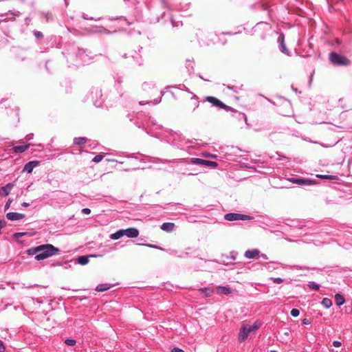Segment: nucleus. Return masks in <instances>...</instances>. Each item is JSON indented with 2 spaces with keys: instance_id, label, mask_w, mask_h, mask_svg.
Returning a JSON list of instances; mask_svg holds the SVG:
<instances>
[{
  "instance_id": "obj_32",
  "label": "nucleus",
  "mask_w": 352,
  "mask_h": 352,
  "mask_svg": "<svg viewBox=\"0 0 352 352\" xmlns=\"http://www.w3.org/2000/svg\"><path fill=\"white\" fill-rule=\"evenodd\" d=\"M342 345V343L340 341H333V346L335 347H340Z\"/></svg>"
},
{
  "instance_id": "obj_30",
  "label": "nucleus",
  "mask_w": 352,
  "mask_h": 352,
  "mask_svg": "<svg viewBox=\"0 0 352 352\" xmlns=\"http://www.w3.org/2000/svg\"><path fill=\"white\" fill-rule=\"evenodd\" d=\"M300 314V311L298 309H292V311H291V315L293 316V317H297Z\"/></svg>"
},
{
  "instance_id": "obj_33",
  "label": "nucleus",
  "mask_w": 352,
  "mask_h": 352,
  "mask_svg": "<svg viewBox=\"0 0 352 352\" xmlns=\"http://www.w3.org/2000/svg\"><path fill=\"white\" fill-rule=\"evenodd\" d=\"M34 35H35V36H36V38H42V37L43 36V35L42 32H38V31L35 32H34Z\"/></svg>"
},
{
  "instance_id": "obj_44",
  "label": "nucleus",
  "mask_w": 352,
  "mask_h": 352,
  "mask_svg": "<svg viewBox=\"0 0 352 352\" xmlns=\"http://www.w3.org/2000/svg\"><path fill=\"white\" fill-rule=\"evenodd\" d=\"M17 234H18V235H21V236H22V235H23L24 234H23V233H18Z\"/></svg>"
},
{
  "instance_id": "obj_21",
  "label": "nucleus",
  "mask_w": 352,
  "mask_h": 352,
  "mask_svg": "<svg viewBox=\"0 0 352 352\" xmlns=\"http://www.w3.org/2000/svg\"><path fill=\"white\" fill-rule=\"evenodd\" d=\"M86 142H87L86 138L80 137V138H76L74 139V143L79 146L84 145Z\"/></svg>"
},
{
  "instance_id": "obj_43",
  "label": "nucleus",
  "mask_w": 352,
  "mask_h": 352,
  "mask_svg": "<svg viewBox=\"0 0 352 352\" xmlns=\"http://www.w3.org/2000/svg\"><path fill=\"white\" fill-rule=\"evenodd\" d=\"M206 295L207 296H210V292H206Z\"/></svg>"
},
{
  "instance_id": "obj_29",
  "label": "nucleus",
  "mask_w": 352,
  "mask_h": 352,
  "mask_svg": "<svg viewBox=\"0 0 352 352\" xmlns=\"http://www.w3.org/2000/svg\"><path fill=\"white\" fill-rule=\"evenodd\" d=\"M103 158H104V155L99 154V155H96L93 158L92 161L94 162H99L102 161Z\"/></svg>"
},
{
  "instance_id": "obj_35",
  "label": "nucleus",
  "mask_w": 352,
  "mask_h": 352,
  "mask_svg": "<svg viewBox=\"0 0 352 352\" xmlns=\"http://www.w3.org/2000/svg\"><path fill=\"white\" fill-rule=\"evenodd\" d=\"M82 212L85 214H89L91 212V210L89 208H83L82 210Z\"/></svg>"
},
{
  "instance_id": "obj_11",
  "label": "nucleus",
  "mask_w": 352,
  "mask_h": 352,
  "mask_svg": "<svg viewBox=\"0 0 352 352\" xmlns=\"http://www.w3.org/2000/svg\"><path fill=\"white\" fill-rule=\"evenodd\" d=\"M198 102L196 99L193 98H190L186 104V107L191 110H195L197 107H198Z\"/></svg>"
},
{
  "instance_id": "obj_12",
  "label": "nucleus",
  "mask_w": 352,
  "mask_h": 352,
  "mask_svg": "<svg viewBox=\"0 0 352 352\" xmlns=\"http://www.w3.org/2000/svg\"><path fill=\"white\" fill-rule=\"evenodd\" d=\"M175 227V223H164L162 226H161V229L163 230V231H165V232H172L174 228Z\"/></svg>"
},
{
  "instance_id": "obj_3",
  "label": "nucleus",
  "mask_w": 352,
  "mask_h": 352,
  "mask_svg": "<svg viewBox=\"0 0 352 352\" xmlns=\"http://www.w3.org/2000/svg\"><path fill=\"white\" fill-rule=\"evenodd\" d=\"M224 219L229 221H239V220H250L252 219L250 216L241 214L238 213H228L224 216Z\"/></svg>"
},
{
  "instance_id": "obj_45",
  "label": "nucleus",
  "mask_w": 352,
  "mask_h": 352,
  "mask_svg": "<svg viewBox=\"0 0 352 352\" xmlns=\"http://www.w3.org/2000/svg\"><path fill=\"white\" fill-rule=\"evenodd\" d=\"M270 352H277V351H271Z\"/></svg>"
},
{
  "instance_id": "obj_41",
  "label": "nucleus",
  "mask_w": 352,
  "mask_h": 352,
  "mask_svg": "<svg viewBox=\"0 0 352 352\" xmlns=\"http://www.w3.org/2000/svg\"><path fill=\"white\" fill-rule=\"evenodd\" d=\"M147 246H148V247H151V248H156V246H155V245H148Z\"/></svg>"
},
{
  "instance_id": "obj_36",
  "label": "nucleus",
  "mask_w": 352,
  "mask_h": 352,
  "mask_svg": "<svg viewBox=\"0 0 352 352\" xmlns=\"http://www.w3.org/2000/svg\"><path fill=\"white\" fill-rule=\"evenodd\" d=\"M5 351V346L3 342L0 340V352H3Z\"/></svg>"
},
{
  "instance_id": "obj_20",
  "label": "nucleus",
  "mask_w": 352,
  "mask_h": 352,
  "mask_svg": "<svg viewBox=\"0 0 352 352\" xmlns=\"http://www.w3.org/2000/svg\"><path fill=\"white\" fill-rule=\"evenodd\" d=\"M260 327V324L258 322H255L252 326L248 327V331L249 333L255 332Z\"/></svg>"
},
{
  "instance_id": "obj_16",
  "label": "nucleus",
  "mask_w": 352,
  "mask_h": 352,
  "mask_svg": "<svg viewBox=\"0 0 352 352\" xmlns=\"http://www.w3.org/2000/svg\"><path fill=\"white\" fill-rule=\"evenodd\" d=\"M124 236V232H123V230H120L118 231H117L116 232L113 233V234H111L110 235V238L112 239V240H117V239H120L121 237H122Z\"/></svg>"
},
{
  "instance_id": "obj_19",
  "label": "nucleus",
  "mask_w": 352,
  "mask_h": 352,
  "mask_svg": "<svg viewBox=\"0 0 352 352\" xmlns=\"http://www.w3.org/2000/svg\"><path fill=\"white\" fill-rule=\"evenodd\" d=\"M110 287L108 284H100L96 287V290L102 292L108 290Z\"/></svg>"
},
{
  "instance_id": "obj_25",
  "label": "nucleus",
  "mask_w": 352,
  "mask_h": 352,
  "mask_svg": "<svg viewBox=\"0 0 352 352\" xmlns=\"http://www.w3.org/2000/svg\"><path fill=\"white\" fill-rule=\"evenodd\" d=\"M322 305L327 309L329 308L332 305L331 300L328 298H323L322 301Z\"/></svg>"
},
{
  "instance_id": "obj_2",
  "label": "nucleus",
  "mask_w": 352,
  "mask_h": 352,
  "mask_svg": "<svg viewBox=\"0 0 352 352\" xmlns=\"http://www.w3.org/2000/svg\"><path fill=\"white\" fill-rule=\"evenodd\" d=\"M329 59L331 62L337 65H349L351 63L349 59L346 56L340 55L336 52H331L329 54Z\"/></svg>"
},
{
  "instance_id": "obj_9",
  "label": "nucleus",
  "mask_w": 352,
  "mask_h": 352,
  "mask_svg": "<svg viewBox=\"0 0 352 352\" xmlns=\"http://www.w3.org/2000/svg\"><path fill=\"white\" fill-rule=\"evenodd\" d=\"M6 217L10 221H17L23 219L25 214L18 212H8L6 214Z\"/></svg>"
},
{
  "instance_id": "obj_17",
  "label": "nucleus",
  "mask_w": 352,
  "mask_h": 352,
  "mask_svg": "<svg viewBox=\"0 0 352 352\" xmlns=\"http://www.w3.org/2000/svg\"><path fill=\"white\" fill-rule=\"evenodd\" d=\"M219 293H223L225 294H230L232 293V289L230 287H219L217 289Z\"/></svg>"
},
{
  "instance_id": "obj_24",
  "label": "nucleus",
  "mask_w": 352,
  "mask_h": 352,
  "mask_svg": "<svg viewBox=\"0 0 352 352\" xmlns=\"http://www.w3.org/2000/svg\"><path fill=\"white\" fill-rule=\"evenodd\" d=\"M78 262L80 265H86L89 263V258L87 256H81L78 258Z\"/></svg>"
},
{
  "instance_id": "obj_38",
  "label": "nucleus",
  "mask_w": 352,
  "mask_h": 352,
  "mask_svg": "<svg viewBox=\"0 0 352 352\" xmlns=\"http://www.w3.org/2000/svg\"><path fill=\"white\" fill-rule=\"evenodd\" d=\"M302 323L305 324H309L311 323V321H310V320H309L307 318H304L302 320Z\"/></svg>"
},
{
  "instance_id": "obj_14",
  "label": "nucleus",
  "mask_w": 352,
  "mask_h": 352,
  "mask_svg": "<svg viewBox=\"0 0 352 352\" xmlns=\"http://www.w3.org/2000/svg\"><path fill=\"white\" fill-rule=\"evenodd\" d=\"M38 164V162L37 161L29 162L25 165L24 170H26L28 173H31L33 168Z\"/></svg>"
},
{
  "instance_id": "obj_7",
  "label": "nucleus",
  "mask_w": 352,
  "mask_h": 352,
  "mask_svg": "<svg viewBox=\"0 0 352 352\" xmlns=\"http://www.w3.org/2000/svg\"><path fill=\"white\" fill-rule=\"evenodd\" d=\"M292 184H296L298 185H311L313 184V182L309 179H305L301 178H289L288 179Z\"/></svg>"
},
{
  "instance_id": "obj_18",
  "label": "nucleus",
  "mask_w": 352,
  "mask_h": 352,
  "mask_svg": "<svg viewBox=\"0 0 352 352\" xmlns=\"http://www.w3.org/2000/svg\"><path fill=\"white\" fill-rule=\"evenodd\" d=\"M29 148V144L16 146L13 148L16 153H23Z\"/></svg>"
},
{
  "instance_id": "obj_42",
  "label": "nucleus",
  "mask_w": 352,
  "mask_h": 352,
  "mask_svg": "<svg viewBox=\"0 0 352 352\" xmlns=\"http://www.w3.org/2000/svg\"><path fill=\"white\" fill-rule=\"evenodd\" d=\"M336 43H338V44L340 43V41H339V39H338V38H337V39L336 40Z\"/></svg>"
},
{
  "instance_id": "obj_15",
  "label": "nucleus",
  "mask_w": 352,
  "mask_h": 352,
  "mask_svg": "<svg viewBox=\"0 0 352 352\" xmlns=\"http://www.w3.org/2000/svg\"><path fill=\"white\" fill-rule=\"evenodd\" d=\"M335 301L338 306H341L344 303L345 299H344V296H342L341 294H336L335 295Z\"/></svg>"
},
{
  "instance_id": "obj_37",
  "label": "nucleus",
  "mask_w": 352,
  "mask_h": 352,
  "mask_svg": "<svg viewBox=\"0 0 352 352\" xmlns=\"http://www.w3.org/2000/svg\"><path fill=\"white\" fill-rule=\"evenodd\" d=\"M172 352H185L184 350L179 348H174L171 351Z\"/></svg>"
},
{
  "instance_id": "obj_10",
  "label": "nucleus",
  "mask_w": 352,
  "mask_h": 352,
  "mask_svg": "<svg viewBox=\"0 0 352 352\" xmlns=\"http://www.w3.org/2000/svg\"><path fill=\"white\" fill-rule=\"evenodd\" d=\"M260 254V251L258 249H254L251 250H247L245 252V256L247 258H258Z\"/></svg>"
},
{
  "instance_id": "obj_40",
  "label": "nucleus",
  "mask_w": 352,
  "mask_h": 352,
  "mask_svg": "<svg viewBox=\"0 0 352 352\" xmlns=\"http://www.w3.org/2000/svg\"><path fill=\"white\" fill-rule=\"evenodd\" d=\"M204 156H206V157H214L215 156L214 155H210V154H204Z\"/></svg>"
},
{
  "instance_id": "obj_22",
  "label": "nucleus",
  "mask_w": 352,
  "mask_h": 352,
  "mask_svg": "<svg viewBox=\"0 0 352 352\" xmlns=\"http://www.w3.org/2000/svg\"><path fill=\"white\" fill-rule=\"evenodd\" d=\"M278 41L280 42L282 52H284V53L287 54L288 53V50H287V48L285 47V45L284 43V36H283V35H280V36H278Z\"/></svg>"
},
{
  "instance_id": "obj_28",
  "label": "nucleus",
  "mask_w": 352,
  "mask_h": 352,
  "mask_svg": "<svg viewBox=\"0 0 352 352\" xmlns=\"http://www.w3.org/2000/svg\"><path fill=\"white\" fill-rule=\"evenodd\" d=\"M65 343L68 346H74L76 344V342L74 339L67 338L65 340Z\"/></svg>"
},
{
  "instance_id": "obj_23",
  "label": "nucleus",
  "mask_w": 352,
  "mask_h": 352,
  "mask_svg": "<svg viewBox=\"0 0 352 352\" xmlns=\"http://www.w3.org/2000/svg\"><path fill=\"white\" fill-rule=\"evenodd\" d=\"M40 248H41V245H38L37 247H35V248H32L31 249H29L28 250V253L29 255H34V254H38L39 253V251H40Z\"/></svg>"
},
{
  "instance_id": "obj_5",
  "label": "nucleus",
  "mask_w": 352,
  "mask_h": 352,
  "mask_svg": "<svg viewBox=\"0 0 352 352\" xmlns=\"http://www.w3.org/2000/svg\"><path fill=\"white\" fill-rule=\"evenodd\" d=\"M206 100L210 103L212 104L214 106L218 107L221 109H227L228 107L223 104L221 101L213 96H208L206 97Z\"/></svg>"
},
{
  "instance_id": "obj_4",
  "label": "nucleus",
  "mask_w": 352,
  "mask_h": 352,
  "mask_svg": "<svg viewBox=\"0 0 352 352\" xmlns=\"http://www.w3.org/2000/svg\"><path fill=\"white\" fill-rule=\"evenodd\" d=\"M191 160H192V162L195 164H201V165L211 166L213 168H216L218 166V164L216 162L205 160H202L200 158H192Z\"/></svg>"
},
{
  "instance_id": "obj_34",
  "label": "nucleus",
  "mask_w": 352,
  "mask_h": 352,
  "mask_svg": "<svg viewBox=\"0 0 352 352\" xmlns=\"http://www.w3.org/2000/svg\"><path fill=\"white\" fill-rule=\"evenodd\" d=\"M12 200L9 199L7 203L5 205V210H8L10 208V204L12 203Z\"/></svg>"
},
{
  "instance_id": "obj_6",
  "label": "nucleus",
  "mask_w": 352,
  "mask_h": 352,
  "mask_svg": "<svg viewBox=\"0 0 352 352\" xmlns=\"http://www.w3.org/2000/svg\"><path fill=\"white\" fill-rule=\"evenodd\" d=\"M249 334L250 333L248 331V325L243 324L241 328L239 333V341L240 342H244L247 339Z\"/></svg>"
},
{
  "instance_id": "obj_39",
  "label": "nucleus",
  "mask_w": 352,
  "mask_h": 352,
  "mask_svg": "<svg viewBox=\"0 0 352 352\" xmlns=\"http://www.w3.org/2000/svg\"><path fill=\"white\" fill-rule=\"evenodd\" d=\"M21 205H22L23 206H24V207H28V206H30V204H29L28 203H27V202H23V203H22V204H21Z\"/></svg>"
},
{
  "instance_id": "obj_26",
  "label": "nucleus",
  "mask_w": 352,
  "mask_h": 352,
  "mask_svg": "<svg viewBox=\"0 0 352 352\" xmlns=\"http://www.w3.org/2000/svg\"><path fill=\"white\" fill-rule=\"evenodd\" d=\"M318 177L321 179H337L338 177L336 175H318Z\"/></svg>"
},
{
  "instance_id": "obj_8",
  "label": "nucleus",
  "mask_w": 352,
  "mask_h": 352,
  "mask_svg": "<svg viewBox=\"0 0 352 352\" xmlns=\"http://www.w3.org/2000/svg\"><path fill=\"white\" fill-rule=\"evenodd\" d=\"M124 236L126 235L129 238H136L139 235V231L137 228H130L126 230H123Z\"/></svg>"
},
{
  "instance_id": "obj_27",
  "label": "nucleus",
  "mask_w": 352,
  "mask_h": 352,
  "mask_svg": "<svg viewBox=\"0 0 352 352\" xmlns=\"http://www.w3.org/2000/svg\"><path fill=\"white\" fill-rule=\"evenodd\" d=\"M308 287L314 290H318L320 288V286L318 284L315 283L314 282H309L308 284Z\"/></svg>"
},
{
  "instance_id": "obj_13",
  "label": "nucleus",
  "mask_w": 352,
  "mask_h": 352,
  "mask_svg": "<svg viewBox=\"0 0 352 352\" xmlns=\"http://www.w3.org/2000/svg\"><path fill=\"white\" fill-rule=\"evenodd\" d=\"M12 186H13L12 184H8L5 186L1 187L0 189V195H3V196L8 195Z\"/></svg>"
},
{
  "instance_id": "obj_1",
  "label": "nucleus",
  "mask_w": 352,
  "mask_h": 352,
  "mask_svg": "<svg viewBox=\"0 0 352 352\" xmlns=\"http://www.w3.org/2000/svg\"><path fill=\"white\" fill-rule=\"evenodd\" d=\"M59 249L52 244L41 245L39 253L35 256V259L41 261L58 253Z\"/></svg>"
},
{
  "instance_id": "obj_31",
  "label": "nucleus",
  "mask_w": 352,
  "mask_h": 352,
  "mask_svg": "<svg viewBox=\"0 0 352 352\" xmlns=\"http://www.w3.org/2000/svg\"><path fill=\"white\" fill-rule=\"evenodd\" d=\"M274 283H276V284H280L281 283H283V280L280 278H272Z\"/></svg>"
}]
</instances>
